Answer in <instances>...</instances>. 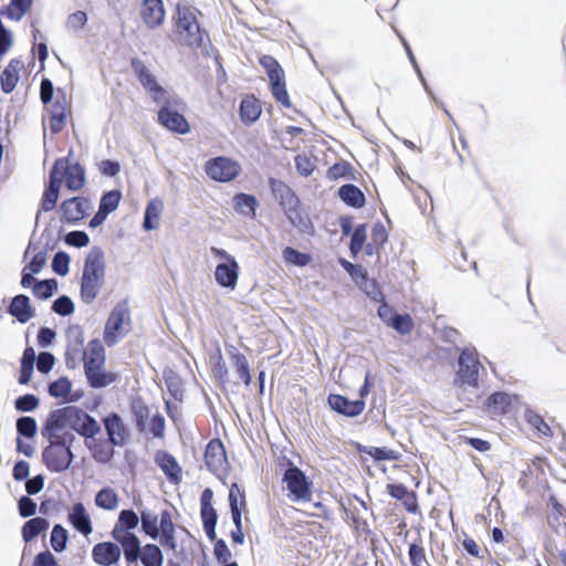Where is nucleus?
<instances>
[{"label": "nucleus", "instance_id": "11", "mask_svg": "<svg viewBox=\"0 0 566 566\" xmlns=\"http://www.w3.org/2000/svg\"><path fill=\"white\" fill-rule=\"evenodd\" d=\"M102 421L107 434V442L112 447L125 446L129 438V430L120 415L112 411L106 415Z\"/></svg>", "mask_w": 566, "mask_h": 566}, {"label": "nucleus", "instance_id": "22", "mask_svg": "<svg viewBox=\"0 0 566 566\" xmlns=\"http://www.w3.org/2000/svg\"><path fill=\"white\" fill-rule=\"evenodd\" d=\"M113 539L119 545L124 554V558L128 565L137 566L140 557L142 546L140 541L136 534L116 535L112 536Z\"/></svg>", "mask_w": 566, "mask_h": 566}, {"label": "nucleus", "instance_id": "50", "mask_svg": "<svg viewBox=\"0 0 566 566\" xmlns=\"http://www.w3.org/2000/svg\"><path fill=\"white\" fill-rule=\"evenodd\" d=\"M65 337L67 345L74 348L73 350L75 355L83 352L85 337L83 328L80 325H70L65 332Z\"/></svg>", "mask_w": 566, "mask_h": 566}, {"label": "nucleus", "instance_id": "5", "mask_svg": "<svg viewBox=\"0 0 566 566\" xmlns=\"http://www.w3.org/2000/svg\"><path fill=\"white\" fill-rule=\"evenodd\" d=\"M458 371L455 381L461 386L472 388L479 387V373L481 363L478 358V352L474 347H463L459 349Z\"/></svg>", "mask_w": 566, "mask_h": 566}, {"label": "nucleus", "instance_id": "59", "mask_svg": "<svg viewBox=\"0 0 566 566\" xmlns=\"http://www.w3.org/2000/svg\"><path fill=\"white\" fill-rule=\"evenodd\" d=\"M40 405V399L34 394H24L15 398L14 408L19 412L34 411Z\"/></svg>", "mask_w": 566, "mask_h": 566}, {"label": "nucleus", "instance_id": "42", "mask_svg": "<svg viewBox=\"0 0 566 566\" xmlns=\"http://www.w3.org/2000/svg\"><path fill=\"white\" fill-rule=\"evenodd\" d=\"M143 566H161L164 562L163 552L156 544H146L139 557Z\"/></svg>", "mask_w": 566, "mask_h": 566}, {"label": "nucleus", "instance_id": "33", "mask_svg": "<svg viewBox=\"0 0 566 566\" xmlns=\"http://www.w3.org/2000/svg\"><path fill=\"white\" fill-rule=\"evenodd\" d=\"M104 281L87 276H81L80 296L83 303L91 304L97 297Z\"/></svg>", "mask_w": 566, "mask_h": 566}, {"label": "nucleus", "instance_id": "55", "mask_svg": "<svg viewBox=\"0 0 566 566\" xmlns=\"http://www.w3.org/2000/svg\"><path fill=\"white\" fill-rule=\"evenodd\" d=\"M524 416L527 423L536 429L538 433L546 437L552 436L551 427L544 421L541 415L532 409H526Z\"/></svg>", "mask_w": 566, "mask_h": 566}, {"label": "nucleus", "instance_id": "17", "mask_svg": "<svg viewBox=\"0 0 566 566\" xmlns=\"http://www.w3.org/2000/svg\"><path fill=\"white\" fill-rule=\"evenodd\" d=\"M122 555L116 542H101L93 546L92 558L99 566H113L118 563Z\"/></svg>", "mask_w": 566, "mask_h": 566}, {"label": "nucleus", "instance_id": "31", "mask_svg": "<svg viewBox=\"0 0 566 566\" xmlns=\"http://www.w3.org/2000/svg\"><path fill=\"white\" fill-rule=\"evenodd\" d=\"M65 175V187L69 190L77 191L85 185V169L80 163L70 164L67 161V168H64Z\"/></svg>", "mask_w": 566, "mask_h": 566}, {"label": "nucleus", "instance_id": "54", "mask_svg": "<svg viewBox=\"0 0 566 566\" xmlns=\"http://www.w3.org/2000/svg\"><path fill=\"white\" fill-rule=\"evenodd\" d=\"M164 381L170 396L176 400L182 399L181 380L172 370L164 371Z\"/></svg>", "mask_w": 566, "mask_h": 566}, {"label": "nucleus", "instance_id": "21", "mask_svg": "<svg viewBox=\"0 0 566 566\" xmlns=\"http://www.w3.org/2000/svg\"><path fill=\"white\" fill-rule=\"evenodd\" d=\"M67 522L74 530L84 536H88L93 532L91 516L82 502H76L73 504L71 511L67 514Z\"/></svg>", "mask_w": 566, "mask_h": 566}, {"label": "nucleus", "instance_id": "3", "mask_svg": "<svg viewBox=\"0 0 566 566\" xmlns=\"http://www.w3.org/2000/svg\"><path fill=\"white\" fill-rule=\"evenodd\" d=\"M199 9L188 2H179L176 7V32L184 36V43L191 49H203L210 42L209 33L198 21Z\"/></svg>", "mask_w": 566, "mask_h": 566}, {"label": "nucleus", "instance_id": "46", "mask_svg": "<svg viewBox=\"0 0 566 566\" xmlns=\"http://www.w3.org/2000/svg\"><path fill=\"white\" fill-rule=\"evenodd\" d=\"M142 531L153 539L159 537L158 516L148 511H140Z\"/></svg>", "mask_w": 566, "mask_h": 566}, {"label": "nucleus", "instance_id": "37", "mask_svg": "<svg viewBox=\"0 0 566 566\" xmlns=\"http://www.w3.org/2000/svg\"><path fill=\"white\" fill-rule=\"evenodd\" d=\"M95 505L106 511H113L118 506V495L111 486L102 488L94 499Z\"/></svg>", "mask_w": 566, "mask_h": 566}, {"label": "nucleus", "instance_id": "34", "mask_svg": "<svg viewBox=\"0 0 566 566\" xmlns=\"http://www.w3.org/2000/svg\"><path fill=\"white\" fill-rule=\"evenodd\" d=\"M88 355L87 352L83 348L82 359L84 361V366H93V365H104L105 357V348L102 342L98 338H94L88 343Z\"/></svg>", "mask_w": 566, "mask_h": 566}, {"label": "nucleus", "instance_id": "20", "mask_svg": "<svg viewBox=\"0 0 566 566\" xmlns=\"http://www.w3.org/2000/svg\"><path fill=\"white\" fill-rule=\"evenodd\" d=\"M155 462L165 473L170 483L178 484L182 479V470L176 458L167 451L159 450L155 455Z\"/></svg>", "mask_w": 566, "mask_h": 566}, {"label": "nucleus", "instance_id": "30", "mask_svg": "<svg viewBox=\"0 0 566 566\" xmlns=\"http://www.w3.org/2000/svg\"><path fill=\"white\" fill-rule=\"evenodd\" d=\"M339 199L348 207L360 209L366 203L365 193L354 184H345L337 190Z\"/></svg>", "mask_w": 566, "mask_h": 566}, {"label": "nucleus", "instance_id": "13", "mask_svg": "<svg viewBox=\"0 0 566 566\" xmlns=\"http://www.w3.org/2000/svg\"><path fill=\"white\" fill-rule=\"evenodd\" d=\"M90 208V200L84 197H72L65 199L60 206L61 221L69 224H76L86 217Z\"/></svg>", "mask_w": 566, "mask_h": 566}, {"label": "nucleus", "instance_id": "8", "mask_svg": "<svg viewBox=\"0 0 566 566\" xmlns=\"http://www.w3.org/2000/svg\"><path fill=\"white\" fill-rule=\"evenodd\" d=\"M48 441L49 444L42 450V461L46 469L54 473L69 470L75 458L72 449L62 448L53 440Z\"/></svg>", "mask_w": 566, "mask_h": 566}, {"label": "nucleus", "instance_id": "35", "mask_svg": "<svg viewBox=\"0 0 566 566\" xmlns=\"http://www.w3.org/2000/svg\"><path fill=\"white\" fill-rule=\"evenodd\" d=\"M233 205L238 212L248 217H255L256 209L259 208L256 197L244 192H238L234 195Z\"/></svg>", "mask_w": 566, "mask_h": 566}, {"label": "nucleus", "instance_id": "29", "mask_svg": "<svg viewBox=\"0 0 566 566\" xmlns=\"http://www.w3.org/2000/svg\"><path fill=\"white\" fill-rule=\"evenodd\" d=\"M139 517L133 509L122 510L118 514L117 522L113 527L111 535L134 534L132 531L138 526Z\"/></svg>", "mask_w": 566, "mask_h": 566}, {"label": "nucleus", "instance_id": "32", "mask_svg": "<svg viewBox=\"0 0 566 566\" xmlns=\"http://www.w3.org/2000/svg\"><path fill=\"white\" fill-rule=\"evenodd\" d=\"M50 522L45 517H32L22 526V538L25 543L32 542L39 535L45 533Z\"/></svg>", "mask_w": 566, "mask_h": 566}, {"label": "nucleus", "instance_id": "64", "mask_svg": "<svg viewBox=\"0 0 566 566\" xmlns=\"http://www.w3.org/2000/svg\"><path fill=\"white\" fill-rule=\"evenodd\" d=\"M213 491L206 488L200 496V516L218 515L217 510L212 506Z\"/></svg>", "mask_w": 566, "mask_h": 566}, {"label": "nucleus", "instance_id": "41", "mask_svg": "<svg viewBox=\"0 0 566 566\" xmlns=\"http://www.w3.org/2000/svg\"><path fill=\"white\" fill-rule=\"evenodd\" d=\"M85 444L96 462L107 464L112 461L115 451L112 448H107L104 442L94 440L92 443H88V440H85Z\"/></svg>", "mask_w": 566, "mask_h": 566}, {"label": "nucleus", "instance_id": "12", "mask_svg": "<svg viewBox=\"0 0 566 566\" xmlns=\"http://www.w3.org/2000/svg\"><path fill=\"white\" fill-rule=\"evenodd\" d=\"M157 120L163 127L175 134L185 135L190 132V125L186 117L178 111L172 109L168 102L159 108Z\"/></svg>", "mask_w": 566, "mask_h": 566}, {"label": "nucleus", "instance_id": "44", "mask_svg": "<svg viewBox=\"0 0 566 566\" xmlns=\"http://www.w3.org/2000/svg\"><path fill=\"white\" fill-rule=\"evenodd\" d=\"M356 285L366 293L370 298L378 301L384 298V293L379 290L377 282L368 276L365 271L356 281Z\"/></svg>", "mask_w": 566, "mask_h": 566}, {"label": "nucleus", "instance_id": "45", "mask_svg": "<svg viewBox=\"0 0 566 566\" xmlns=\"http://www.w3.org/2000/svg\"><path fill=\"white\" fill-rule=\"evenodd\" d=\"M69 532L62 524H54L50 535V544L54 552L62 553L66 549Z\"/></svg>", "mask_w": 566, "mask_h": 566}, {"label": "nucleus", "instance_id": "10", "mask_svg": "<svg viewBox=\"0 0 566 566\" xmlns=\"http://www.w3.org/2000/svg\"><path fill=\"white\" fill-rule=\"evenodd\" d=\"M129 64L140 85L151 95L154 102L160 103L165 94V90L158 83L156 76L139 57H132Z\"/></svg>", "mask_w": 566, "mask_h": 566}, {"label": "nucleus", "instance_id": "58", "mask_svg": "<svg viewBox=\"0 0 566 566\" xmlns=\"http://www.w3.org/2000/svg\"><path fill=\"white\" fill-rule=\"evenodd\" d=\"M228 500L230 511L247 507L245 492L244 490H241L239 484L235 482H233L229 488Z\"/></svg>", "mask_w": 566, "mask_h": 566}, {"label": "nucleus", "instance_id": "25", "mask_svg": "<svg viewBox=\"0 0 566 566\" xmlns=\"http://www.w3.org/2000/svg\"><path fill=\"white\" fill-rule=\"evenodd\" d=\"M104 365L84 366V374L88 385L94 389L109 386L116 380V375L106 371Z\"/></svg>", "mask_w": 566, "mask_h": 566}, {"label": "nucleus", "instance_id": "2", "mask_svg": "<svg viewBox=\"0 0 566 566\" xmlns=\"http://www.w3.org/2000/svg\"><path fill=\"white\" fill-rule=\"evenodd\" d=\"M269 188L290 223L302 233L313 234L314 226L303 213L296 192L285 181L274 177L269 178Z\"/></svg>", "mask_w": 566, "mask_h": 566}, {"label": "nucleus", "instance_id": "6", "mask_svg": "<svg viewBox=\"0 0 566 566\" xmlns=\"http://www.w3.org/2000/svg\"><path fill=\"white\" fill-rule=\"evenodd\" d=\"M125 322L129 324L130 316L128 303L123 301L115 305L105 323L103 337L108 347L115 346L127 334L123 332Z\"/></svg>", "mask_w": 566, "mask_h": 566}, {"label": "nucleus", "instance_id": "62", "mask_svg": "<svg viewBox=\"0 0 566 566\" xmlns=\"http://www.w3.org/2000/svg\"><path fill=\"white\" fill-rule=\"evenodd\" d=\"M413 321L408 313H398L390 324V328L395 329L400 335H407L413 329Z\"/></svg>", "mask_w": 566, "mask_h": 566}, {"label": "nucleus", "instance_id": "14", "mask_svg": "<svg viewBox=\"0 0 566 566\" xmlns=\"http://www.w3.org/2000/svg\"><path fill=\"white\" fill-rule=\"evenodd\" d=\"M106 262L105 253L98 245L91 248L84 260L82 276L93 277L105 281Z\"/></svg>", "mask_w": 566, "mask_h": 566}, {"label": "nucleus", "instance_id": "36", "mask_svg": "<svg viewBox=\"0 0 566 566\" xmlns=\"http://www.w3.org/2000/svg\"><path fill=\"white\" fill-rule=\"evenodd\" d=\"M130 411L135 420L136 428L139 432H145L147 429V420L150 415L148 406L139 397L134 398L130 402Z\"/></svg>", "mask_w": 566, "mask_h": 566}, {"label": "nucleus", "instance_id": "56", "mask_svg": "<svg viewBox=\"0 0 566 566\" xmlns=\"http://www.w3.org/2000/svg\"><path fill=\"white\" fill-rule=\"evenodd\" d=\"M64 168H67V158H57L49 172V182L46 185L53 184V186L61 187L63 179H65Z\"/></svg>", "mask_w": 566, "mask_h": 566}, {"label": "nucleus", "instance_id": "16", "mask_svg": "<svg viewBox=\"0 0 566 566\" xmlns=\"http://www.w3.org/2000/svg\"><path fill=\"white\" fill-rule=\"evenodd\" d=\"M205 462L208 470L214 474L222 471L227 465L226 448L219 438L208 442L205 451Z\"/></svg>", "mask_w": 566, "mask_h": 566}, {"label": "nucleus", "instance_id": "7", "mask_svg": "<svg viewBox=\"0 0 566 566\" xmlns=\"http://www.w3.org/2000/svg\"><path fill=\"white\" fill-rule=\"evenodd\" d=\"M283 482L289 491V497L294 502L311 500V483L305 473L291 461L283 474Z\"/></svg>", "mask_w": 566, "mask_h": 566}, {"label": "nucleus", "instance_id": "61", "mask_svg": "<svg viewBox=\"0 0 566 566\" xmlns=\"http://www.w3.org/2000/svg\"><path fill=\"white\" fill-rule=\"evenodd\" d=\"M70 255L64 251H57L51 262L52 271L60 275L65 276L70 272Z\"/></svg>", "mask_w": 566, "mask_h": 566}, {"label": "nucleus", "instance_id": "48", "mask_svg": "<svg viewBox=\"0 0 566 566\" xmlns=\"http://www.w3.org/2000/svg\"><path fill=\"white\" fill-rule=\"evenodd\" d=\"M163 209V203L158 200H150L144 212L143 228L146 231L156 229L157 223L154 220L159 218Z\"/></svg>", "mask_w": 566, "mask_h": 566}, {"label": "nucleus", "instance_id": "53", "mask_svg": "<svg viewBox=\"0 0 566 566\" xmlns=\"http://www.w3.org/2000/svg\"><path fill=\"white\" fill-rule=\"evenodd\" d=\"M71 389L72 381L65 376L60 377L48 385V392L53 398L66 399V396L71 394Z\"/></svg>", "mask_w": 566, "mask_h": 566}, {"label": "nucleus", "instance_id": "57", "mask_svg": "<svg viewBox=\"0 0 566 566\" xmlns=\"http://www.w3.org/2000/svg\"><path fill=\"white\" fill-rule=\"evenodd\" d=\"M283 258L286 262L301 268L306 266L312 260L308 253L301 252L292 247H286L283 250Z\"/></svg>", "mask_w": 566, "mask_h": 566}, {"label": "nucleus", "instance_id": "28", "mask_svg": "<svg viewBox=\"0 0 566 566\" xmlns=\"http://www.w3.org/2000/svg\"><path fill=\"white\" fill-rule=\"evenodd\" d=\"M23 69V62L12 59L0 75V86L3 93L10 94L19 82V73Z\"/></svg>", "mask_w": 566, "mask_h": 566}, {"label": "nucleus", "instance_id": "40", "mask_svg": "<svg viewBox=\"0 0 566 566\" xmlns=\"http://www.w3.org/2000/svg\"><path fill=\"white\" fill-rule=\"evenodd\" d=\"M57 289L59 283L56 279H44L35 282L32 293L39 300H49L57 292Z\"/></svg>", "mask_w": 566, "mask_h": 566}, {"label": "nucleus", "instance_id": "49", "mask_svg": "<svg viewBox=\"0 0 566 566\" xmlns=\"http://www.w3.org/2000/svg\"><path fill=\"white\" fill-rule=\"evenodd\" d=\"M18 438L32 439L38 432V423L33 417L21 416L15 421Z\"/></svg>", "mask_w": 566, "mask_h": 566}, {"label": "nucleus", "instance_id": "9", "mask_svg": "<svg viewBox=\"0 0 566 566\" xmlns=\"http://www.w3.org/2000/svg\"><path fill=\"white\" fill-rule=\"evenodd\" d=\"M205 170L207 176L212 180L229 182L239 176L241 168L239 164L231 158L218 156L207 161Z\"/></svg>", "mask_w": 566, "mask_h": 566}, {"label": "nucleus", "instance_id": "47", "mask_svg": "<svg viewBox=\"0 0 566 566\" xmlns=\"http://www.w3.org/2000/svg\"><path fill=\"white\" fill-rule=\"evenodd\" d=\"M120 200H122V191L120 190L113 189V190L105 191V192H103V195L99 199L98 209L101 211L105 212L106 214H111L118 208Z\"/></svg>", "mask_w": 566, "mask_h": 566}, {"label": "nucleus", "instance_id": "26", "mask_svg": "<svg viewBox=\"0 0 566 566\" xmlns=\"http://www.w3.org/2000/svg\"><path fill=\"white\" fill-rule=\"evenodd\" d=\"M262 114L260 101L254 95H245L239 105V116L245 126L254 124Z\"/></svg>", "mask_w": 566, "mask_h": 566}, {"label": "nucleus", "instance_id": "18", "mask_svg": "<svg viewBox=\"0 0 566 566\" xmlns=\"http://www.w3.org/2000/svg\"><path fill=\"white\" fill-rule=\"evenodd\" d=\"M140 14L144 23L150 30L160 27L166 17V9L163 0H143Z\"/></svg>", "mask_w": 566, "mask_h": 566}, {"label": "nucleus", "instance_id": "23", "mask_svg": "<svg viewBox=\"0 0 566 566\" xmlns=\"http://www.w3.org/2000/svg\"><path fill=\"white\" fill-rule=\"evenodd\" d=\"M7 312L21 324L28 323L34 316L30 297L25 294L13 296L7 307Z\"/></svg>", "mask_w": 566, "mask_h": 566}, {"label": "nucleus", "instance_id": "51", "mask_svg": "<svg viewBox=\"0 0 566 566\" xmlns=\"http://www.w3.org/2000/svg\"><path fill=\"white\" fill-rule=\"evenodd\" d=\"M349 235V252L353 258H356L358 253L361 251L367 239L366 223L357 224Z\"/></svg>", "mask_w": 566, "mask_h": 566}, {"label": "nucleus", "instance_id": "19", "mask_svg": "<svg viewBox=\"0 0 566 566\" xmlns=\"http://www.w3.org/2000/svg\"><path fill=\"white\" fill-rule=\"evenodd\" d=\"M240 266L235 261L221 262L214 270V280L223 289L234 290L238 284Z\"/></svg>", "mask_w": 566, "mask_h": 566}, {"label": "nucleus", "instance_id": "15", "mask_svg": "<svg viewBox=\"0 0 566 566\" xmlns=\"http://www.w3.org/2000/svg\"><path fill=\"white\" fill-rule=\"evenodd\" d=\"M327 403L333 411L348 418L359 416L366 406L364 399L349 400L339 394H331L327 397Z\"/></svg>", "mask_w": 566, "mask_h": 566}, {"label": "nucleus", "instance_id": "60", "mask_svg": "<svg viewBox=\"0 0 566 566\" xmlns=\"http://www.w3.org/2000/svg\"><path fill=\"white\" fill-rule=\"evenodd\" d=\"M51 310L55 314L65 317L74 313L75 305L70 296L60 295L53 301Z\"/></svg>", "mask_w": 566, "mask_h": 566}, {"label": "nucleus", "instance_id": "63", "mask_svg": "<svg viewBox=\"0 0 566 566\" xmlns=\"http://www.w3.org/2000/svg\"><path fill=\"white\" fill-rule=\"evenodd\" d=\"M63 240L65 244L74 248H84L90 243L88 234L82 230H73L67 232Z\"/></svg>", "mask_w": 566, "mask_h": 566}, {"label": "nucleus", "instance_id": "24", "mask_svg": "<svg viewBox=\"0 0 566 566\" xmlns=\"http://www.w3.org/2000/svg\"><path fill=\"white\" fill-rule=\"evenodd\" d=\"M57 94H61L62 98L57 96L49 109V125L52 134L62 132L66 123L65 96L61 88H57Z\"/></svg>", "mask_w": 566, "mask_h": 566}, {"label": "nucleus", "instance_id": "39", "mask_svg": "<svg viewBox=\"0 0 566 566\" xmlns=\"http://www.w3.org/2000/svg\"><path fill=\"white\" fill-rule=\"evenodd\" d=\"M32 4L33 0H10L9 6L1 13L11 20L19 21L30 11Z\"/></svg>", "mask_w": 566, "mask_h": 566}, {"label": "nucleus", "instance_id": "38", "mask_svg": "<svg viewBox=\"0 0 566 566\" xmlns=\"http://www.w3.org/2000/svg\"><path fill=\"white\" fill-rule=\"evenodd\" d=\"M358 452L371 457L375 461H396L400 458L399 452L385 447L358 446Z\"/></svg>", "mask_w": 566, "mask_h": 566}, {"label": "nucleus", "instance_id": "43", "mask_svg": "<svg viewBox=\"0 0 566 566\" xmlns=\"http://www.w3.org/2000/svg\"><path fill=\"white\" fill-rule=\"evenodd\" d=\"M511 399L509 394L495 391L486 400L488 408L496 415H504L509 411Z\"/></svg>", "mask_w": 566, "mask_h": 566}, {"label": "nucleus", "instance_id": "4", "mask_svg": "<svg viewBox=\"0 0 566 566\" xmlns=\"http://www.w3.org/2000/svg\"><path fill=\"white\" fill-rule=\"evenodd\" d=\"M259 63L266 72L270 80L271 93L275 101L282 106L290 108L292 104L286 90L285 74L277 60L272 55L265 54L259 59Z\"/></svg>", "mask_w": 566, "mask_h": 566}, {"label": "nucleus", "instance_id": "52", "mask_svg": "<svg viewBox=\"0 0 566 566\" xmlns=\"http://www.w3.org/2000/svg\"><path fill=\"white\" fill-rule=\"evenodd\" d=\"M61 187L52 185H45L42 198L40 211L49 212L55 209Z\"/></svg>", "mask_w": 566, "mask_h": 566}, {"label": "nucleus", "instance_id": "27", "mask_svg": "<svg viewBox=\"0 0 566 566\" xmlns=\"http://www.w3.org/2000/svg\"><path fill=\"white\" fill-rule=\"evenodd\" d=\"M226 352L239 378L245 386H250L252 377L247 357L234 345H226Z\"/></svg>", "mask_w": 566, "mask_h": 566}, {"label": "nucleus", "instance_id": "1", "mask_svg": "<svg viewBox=\"0 0 566 566\" xmlns=\"http://www.w3.org/2000/svg\"><path fill=\"white\" fill-rule=\"evenodd\" d=\"M66 427L75 431L85 440L93 439L101 432L97 420L77 406H65L49 412L42 429V437H54L55 431H62Z\"/></svg>", "mask_w": 566, "mask_h": 566}]
</instances>
